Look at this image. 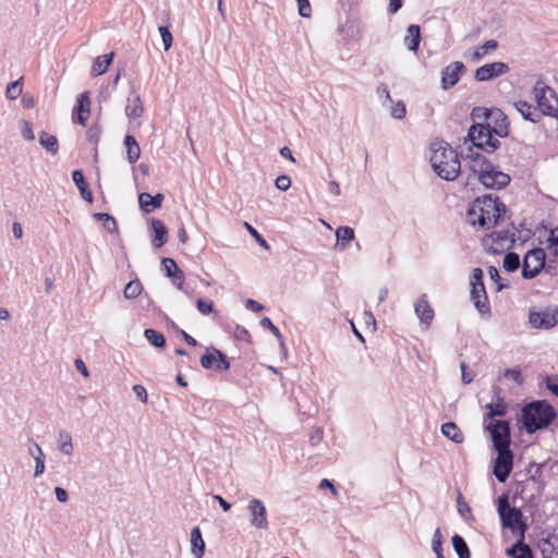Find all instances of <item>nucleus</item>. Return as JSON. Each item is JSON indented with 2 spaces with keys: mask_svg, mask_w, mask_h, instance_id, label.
<instances>
[{
  "mask_svg": "<svg viewBox=\"0 0 558 558\" xmlns=\"http://www.w3.org/2000/svg\"><path fill=\"white\" fill-rule=\"evenodd\" d=\"M433 550L435 551L437 558H445L442 554L441 547V533L440 529H436L434 538H433Z\"/></svg>",
  "mask_w": 558,
  "mask_h": 558,
  "instance_id": "obj_49",
  "label": "nucleus"
},
{
  "mask_svg": "<svg viewBox=\"0 0 558 558\" xmlns=\"http://www.w3.org/2000/svg\"><path fill=\"white\" fill-rule=\"evenodd\" d=\"M460 368L463 384L468 385L472 383L474 379V374L472 372H468V366L464 362L460 364Z\"/></svg>",
  "mask_w": 558,
  "mask_h": 558,
  "instance_id": "obj_57",
  "label": "nucleus"
},
{
  "mask_svg": "<svg viewBox=\"0 0 558 558\" xmlns=\"http://www.w3.org/2000/svg\"><path fill=\"white\" fill-rule=\"evenodd\" d=\"M196 307L203 315H208L214 312V303L210 300L197 299Z\"/></svg>",
  "mask_w": 558,
  "mask_h": 558,
  "instance_id": "obj_46",
  "label": "nucleus"
},
{
  "mask_svg": "<svg viewBox=\"0 0 558 558\" xmlns=\"http://www.w3.org/2000/svg\"><path fill=\"white\" fill-rule=\"evenodd\" d=\"M504 376L506 378H509V379L515 381L518 385L522 384V376H521L520 371H518V369L507 368L504 372Z\"/></svg>",
  "mask_w": 558,
  "mask_h": 558,
  "instance_id": "obj_55",
  "label": "nucleus"
},
{
  "mask_svg": "<svg viewBox=\"0 0 558 558\" xmlns=\"http://www.w3.org/2000/svg\"><path fill=\"white\" fill-rule=\"evenodd\" d=\"M542 464L536 462H531L527 468V473L530 474V480L535 481L536 477L541 474Z\"/></svg>",
  "mask_w": 558,
  "mask_h": 558,
  "instance_id": "obj_59",
  "label": "nucleus"
},
{
  "mask_svg": "<svg viewBox=\"0 0 558 558\" xmlns=\"http://www.w3.org/2000/svg\"><path fill=\"white\" fill-rule=\"evenodd\" d=\"M22 78L16 80L8 84L5 89V96L10 100L16 99L22 94Z\"/></svg>",
  "mask_w": 558,
  "mask_h": 558,
  "instance_id": "obj_41",
  "label": "nucleus"
},
{
  "mask_svg": "<svg viewBox=\"0 0 558 558\" xmlns=\"http://www.w3.org/2000/svg\"><path fill=\"white\" fill-rule=\"evenodd\" d=\"M298 7H299V14L302 17H310L311 16V14H312V7H311V3H310L308 0L300 1Z\"/></svg>",
  "mask_w": 558,
  "mask_h": 558,
  "instance_id": "obj_54",
  "label": "nucleus"
},
{
  "mask_svg": "<svg viewBox=\"0 0 558 558\" xmlns=\"http://www.w3.org/2000/svg\"><path fill=\"white\" fill-rule=\"evenodd\" d=\"M546 253L543 248L530 250L523 258L522 277L524 279L535 278L545 266Z\"/></svg>",
  "mask_w": 558,
  "mask_h": 558,
  "instance_id": "obj_9",
  "label": "nucleus"
},
{
  "mask_svg": "<svg viewBox=\"0 0 558 558\" xmlns=\"http://www.w3.org/2000/svg\"><path fill=\"white\" fill-rule=\"evenodd\" d=\"M104 228L110 233L117 232L118 226L116 219L109 215V217L104 221Z\"/></svg>",
  "mask_w": 558,
  "mask_h": 558,
  "instance_id": "obj_62",
  "label": "nucleus"
},
{
  "mask_svg": "<svg viewBox=\"0 0 558 558\" xmlns=\"http://www.w3.org/2000/svg\"><path fill=\"white\" fill-rule=\"evenodd\" d=\"M485 187L493 190H501L510 183L509 174L498 170L495 166L484 171L477 179Z\"/></svg>",
  "mask_w": 558,
  "mask_h": 558,
  "instance_id": "obj_14",
  "label": "nucleus"
},
{
  "mask_svg": "<svg viewBox=\"0 0 558 558\" xmlns=\"http://www.w3.org/2000/svg\"><path fill=\"white\" fill-rule=\"evenodd\" d=\"M506 209V205L498 197L484 195L473 201L468 209L466 219L470 225L486 230L499 222Z\"/></svg>",
  "mask_w": 558,
  "mask_h": 558,
  "instance_id": "obj_1",
  "label": "nucleus"
},
{
  "mask_svg": "<svg viewBox=\"0 0 558 558\" xmlns=\"http://www.w3.org/2000/svg\"><path fill=\"white\" fill-rule=\"evenodd\" d=\"M457 508L460 515L464 519H466V514L471 513V507L466 504L460 492L457 497Z\"/></svg>",
  "mask_w": 558,
  "mask_h": 558,
  "instance_id": "obj_47",
  "label": "nucleus"
},
{
  "mask_svg": "<svg viewBox=\"0 0 558 558\" xmlns=\"http://www.w3.org/2000/svg\"><path fill=\"white\" fill-rule=\"evenodd\" d=\"M201 365L206 369H216L218 372H227L230 368L227 355L215 348H211L206 354L202 355Z\"/></svg>",
  "mask_w": 558,
  "mask_h": 558,
  "instance_id": "obj_13",
  "label": "nucleus"
},
{
  "mask_svg": "<svg viewBox=\"0 0 558 558\" xmlns=\"http://www.w3.org/2000/svg\"><path fill=\"white\" fill-rule=\"evenodd\" d=\"M533 95L543 116H556L558 112V97L551 87L543 81H537L533 88Z\"/></svg>",
  "mask_w": 558,
  "mask_h": 558,
  "instance_id": "obj_4",
  "label": "nucleus"
},
{
  "mask_svg": "<svg viewBox=\"0 0 558 558\" xmlns=\"http://www.w3.org/2000/svg\"><path fill=\"white\" fill-rule=\"evenodd\" d=\"M514 108L524 120L533 123H537L543 116L537 107H533L531 104L523 100L514 102Z\"/></svg>",
  "mask_w": 558,
  "mask_h": 558,
  "instance_id": "obj_20",
  "label": "nucleus"
},
{
  "mask_svg": "<svg viewBox=\"0 0 558 558\" xmlns=\"http://www.w3.org/2000/svg\"><path fill=\"white\" fill-rule=\"evenodd\" d=\"M548 248L554 255H558V226L549 232Z\"/></svg>",
  "mask_w": 558,
  "mask_h": 558,
  "instance_id": "obj_48",
  "label": "nucleus"
},
{
  "mask_svg": "<svg viewBox=\"0 0 558 558\" xmlns=\"http://www.w3.org/2000/svg\"><path fill=\"white\" fill-rule=\"evenodd\" d=\"M430 163L437 175L446 181L457 179L461 170L457 151L444 142L432 144Z\"/></svg>",
  "mask_w": 558,
  "mask_h": 558,
  "instance_id": "obj_2",
  "label": "nucleus"
},
{
  "mask_svg": "<svg viewBox=\"0 0 558 558\" xmlns=\"http://www.w3.org/2000/svg\"><path fill=\"white\" fill-rule=\"evenodd\" d=\"M234 336L238 340L242 341H248L250 339V333L247 329L239 325L235 327Z\"/></svg>",
  "mask_w": 558,
  "mask_h": 558,
  "instance_id": "obj_61",
  "label": "nucleus"
},
{
  "mask_svg": "<svg viewBox=\"0 0 558 558\" xmlns=\"http://www.w3.org/2000/svg\"><path fill=\"white\" fill-rule=\"evenodd\" d=\"M124 145L126 147V156L130 163H135L141 157V147L132 135H125Z\"/></svg>",
  "mask_w": 558,
  "mask_h": 558,
  "instance_id": "obj_29",
  "label": "nucleus"
},
{
  "mask_svg": "<svg viewBox=\"0 0 558 558\" xmlns=\"http://www.w3.org/2000/svg\"><path fill=\"white\" fill-rule=\"evenodd\" d=\"M275 185L280 191H287L291 186V179L289 175L281 174L277 177Z\"/></svg>",
  "mask_w": 558,
  "mask_h": 558,
  "instance_id": "obj_52",
  "label": "nucleus"
},
{
  "mask_svg": "<svg viewBox=\"0 0 558 558\" xmlns=\"http://www.w3.org/2000/svg\"><path fill=\"white\" fill-rule=\"evenodd\" d=\"M486 119L494 122V126H490L492 134L505 137L509 133V122L507 116L499 109L489 111L486 113Z\"/></svg>",
  "mask_w": 558,
  "mask_h": 558,
  "instance_id": "obj_17",
  "label": "nucleus"
},
{
  "mask_svg": "<svg viewBox=\"0 0 558 558\" xmlns=\"http://www.w3.org/2000/svg\"><path fill=\"white\" fill-rule=\"evenodd\" d=\"M90 116L89 93L84 92L77 97V104L73 113V122L85 125Z\"/></svg>",
  "mask_w": 558,
  "mask_h": 558,
  "instance_id": "obj_19",
  "label": "nucleus"
},
{
  "mask_svg": "<svg viewBox=\"0 0 558 558\" xmlns=\"http://www.w3.org/2000/svg\"><path fill=\"white\" fill-rule=\"evenodd\" d=\"M502 267L507 271H510V272L515 271L520 267L519 255L514 252L507 253L504 257Z\"/></svg>",
  "mask_w": 558,
  "mask_h": 558,
  "instance_id": "obj_40",
  "label": "nucleus"
},
{
  "mask_svg": "<svg viewBox=\"0 0 558 558\" xmlns=\"http://www.w3.org/2000/svg\"><path fill=\"white\" fill-rule=\"evenodd\" d=\"M471 286V300L474 303L475 308L482 315H490V306L486 294L485 286L483 282V270L481 268H474L470 277Z\"/></svg>",
  "mask_w": 558,
  "mask_h": 558,
  "instance_id": "obj_6",
  "label": "nucleus"
},
{
  "mask_svg": "<svg viewBox=\"0 0 558 558\" xmlns=\"http://www.w3.org/2000/svg\"><path fill=\"white\" fill-rule=\"evenodd\" d=\"M506 555L511 558H534L532 548L522 539L517 541L511 547L507 548Z\"/></svg>",
  "mask_w": 558,
  "mask_h": 558,
  "instance_id": "obj_25",
  "label": "nucleus"
},
{
  "mask_svg": "<svg viewBox=\"0 0 558 558\" xmlns=\"http://www.w3.org/2000/svg\"><path fill=\"white\" fill-rule=\"evenodd\" d=\"M144 107L141 100L140 95L134 94L133 98H128V105L125 107V114L129 118H140L143 116Z\"/></svg>",
  "mask_w": 558,
  "mask_h": 558,
  "instance_id": "obj_30",
  "label": "nucleus"
},
{
  "mask_svg": "<svg viewBox=\"0 0 558 558\" xmlns=\"http://www.w3.org/2000/svg\"><path fill=\"white\" fill-rule=\"evenodd\" d=\"M486 409L487 413L484 415V423H487L488 420H493L494 417H502L507 414V404L502 397L497 396L496 402L487 403Z\"/></svg>",
  "mask_w": 558,
  "mask_h": 558,
  "instance_id": "obj_24",
  "label": "nucleus"
},
{
  "mask_svg": "<svg viewBox=\"0 0 558 558\" xmlns=\"http://www.w3.org/2000/svg\"><path fill=\"white\" fill-rule=\"evenodd\" d=\"M21 133L27 141H33L35 138L32 124L25 120L21 121Z\"/></svg>",
  "mask_w": 558,
  "mask_h": 558,
  "instance_id": "obj_51",
  "label": "nucleus"
},
{
  "mask_svg": "<svg viewBox=\"0 0 558 558\" xmlns=\"http://www.w3.org/2000/svg\"><path fill=\"white\" fill-rule=\"evenodd\" d=\"M59 449L64 454L71 456L73 453L72 438L68 433L60 435Z\"/></svg>",
  "mask_w": 558,
  "mask_h": 558,
  "instance_id": "obj_42",
  "label": "nucleus"
},
{
  "mask_svg": "<svg viewBox=\"0 0 558 558\" xmlns=\"http://www.w3.org/2000/svg\"><path fill=\"white\" fill-rule=\"evenodd\" d=\"M338 245L344 248L354 239V230L351 227L341 226L336 230Z\"/></svg>",
  "mask_w": 558,
  "mask_h": 558,
  "instance_id": "obj_35",
  "label": "nucleus"
},
{
  "mask_svg": "<svg viewBox=\"0 0 558 558\" xmlns=\"http://www.w3.org/2000/svg\"><path fill=\"white\" fill-rule=\"evenodd\" d=\"M260 325L262 327L267 328L272 332V335L278 339L281 350L284 352V354H287V348L284 345L283 336L278 329V327H276L268 317H264L260 320Z\"/></svg>",
  "mask_w": 558,
  "mask_h": 558,
  "instance_id": "obj_38",
  "label": "nucleus"
},
{
  "mask_svg": "<svg viewBox=\"0 0 558 558\" xmlns=\"http://www.w3.org/2000/svg\"><path fill=\"white\" fill-rule=\"evenodd\" d=\"M529 323L536 329H550L558 324V306H547L543 311H530Z\"/></svg>",
  "mask_w": 558,
  "mask_h": 558,
  "instance_id": "obj_11",
  "label": "nucleus"
},
{
  "mask_svg": "<svg viewBox=\"0 0 558 558\" xmlns=\"http://www.w3.org/2000/svg\"><path fill=\"white\" fill-rule=\"evenodd\" d=\"M101 130L98 125H93L87 132V138L90 143L97 144L99 142Z\"/></svg>",
  "mask_w": 558,
  "mask_h": 558,
  "instance_id": "obj_53",
  "label": "nucleus"
},
{
  "mask_svg": "<svg viewBox=\"0 0 558 558\" xmlns=\"http://www.w3.org/2000/svg\"><path fill=\"white\" fill-rule=\"evenodd\" d=\"M509 71L508 64L505 62L498 61L493 63H487L480 66L475 71V80L478 82H487L495 77H498L502 74H506Z\"/></svg>",
  "mask_w": 558,
  "mask_h": 558,
  "instance_id": "obj_15",
  "label": "nucleus"
},
{
  "mask_svg": "<svg viewBox=\"0 0 558 558\" xmlns=\"http://www.w3.org/2000/svg\"><path fill=\"white\" fill-rule=\"evenodd\" d=\"M161 265H162V268L168 277H170V278L181 277L182 270L179 269V267L173 258L163 257L161 259Z\"/></svg>",
  "mask_w": 558,
  "mask_h": 558,
  "instance_id": "obj_37",
  "label": "nucleus"
},
{
  "mask_svg": "<svg viewBox=\"0 0 558 558\" xmlns=\"http://www.w3.org/2000/svg\"><path fill=\"white\" fill-rule=\"evenodd\" d=\"M162 199L163 195L160 193L153 196L149 193L143 192L138 195L140 208L146 214L153 213L161 206Z\"/></svg>",
  "mask_w": 558,
  "mask_h": 558,
  "instance_id": "obj_21",
  "label": "nucleus"
},
{
  "mask_svg": "<svg viewBox=\"0 0 558 558\" xmlns=\"http://www.w3.org/2000/svg\"><path fill=\"white\" fill-rule=\"evenodd\" d=\"M468 138L473 146L481 148L486 153H494L500 145V142L493 136L489 123L473 124L469 129Z\"/></svg>",
  "mask_w": 558,
  "mask_h": 558,
  "instance_id": "obj_5",
  "label": "nucleus"
},
{
  "mask_svg": "<svg viewBox=\"0 0 558 558\" xmlns=\"http://www.w3.org/2000/svg\"><path fill=\"white\" fill-rule=\"evenodd\" d=\"M150 225L154 231V238L151 240V243L156 247H161L168 242V229L165 226V223L159 219L153 218Z\"/></svg>",
  "mask_w": 558,
  "mask_h": 558,
  "instance_id": "obj_23",
  "label": "nucleus"
},
{
  "mask_svg": "<svg viewBox=\"0 0 558 558\" xmlns=\"http://www.w3.org/2000/svg\"><path fill=\"white\" fill-rule=\"evenodd\" d=\"M146 340L155 348H163L166 345V338L162 333L155 329L147 328L144 331Z\"/></svg>",
  "mask_w": 558,
  "mask_h": 558,
  "instance_id": "obj_36",
  "label": "nucleus"
},
{
  "mask_svg": "<svg viewBox=\"0 0 558 558\" xmlns=\"http://www.w3.org/2000/svg\"><path fill=\"white\" fill-rule=\"evenodd\" d=\"M56 498L60 502H66L69 500V494L68 492L62 487H56L54 488Z\"/></svg>",
  "mask_w": 558,
  "mask_h": 558,
  "instance_id": "obj_64",
  "label": "nucleus"
},
{
  "mask_svg": "<svg viewBox=\"0 0 558 558\" xmlns=\"http://www.w3.org/2000/svg\"><path fill=\"white\" fill-rule=\"evenodd\" d=\"M451 543L459 558H471L469 546L461 535L454 534L451 538Z\"/></svg>",
  "mask_w": 558,
  "mask_h": 558,
  "instance_id": "obj_33",
  "label": "nucleus"
},
{
  "mask_svg": "<svg viewBox=\"0 0 558 558\" xmlns=\"http://www.w3.org/2000/svg\"><path fill=\"white\" fill-rule=\"evenodd\" d=\"M390 114L395 119H403L407 114V108L403 101L399 100L391 104Z\"/></svg>",
  "mask_w": 558,
  "mask_h": 558,
  "instance_id": "obj_44",
  "label": "nucleus"
},
{
  "mask_svg": "<svg viewBox=\"0 0 558 558\" xmlns=\"http://www.w3.org/2000/svg\"><path fill=\"white\" fill-rule=\"evenodd\" d=\"M466 72V66L460 62L454 61L447 65L441 71V87L442 89H449L453 87L460 78V75Z\"/></svg>",
  "mask_w": 558,
  "mask_h": 558,
  "instance_id": "obj_16",
  "label": "nucleus"
},
{
  "mask_svg": "<svg viewBox=\"0 0 558 558\" xmlns=\"http://www.w3.org/2000/svg\"><path fill=\"white\" fill-rule=\"evenodd\" d=\"M557 413L546 400H536L521 410V422L529 434L544 429L556 418Z\"/></svg>",
  "mask_w": 558,
  "mask_h": 558,
  "instance_id": "obj_3",
  "label": "nucleus"
},
{
  "mask_svg": "<svg viewBox=\"0 0 558 558\" xmlns=\"http://www.w3.org/2000/svg\"><path fill=\"white\" fill-rule=\"evenodd\" d=\"M323 439V430L320 428H316L312 432L310 436V442L312 446L318 445Z\"/></svg>",
  "mask_w": 558,
  "mask_h": 558,
  "instance_id": "obj_63",
  "label": "nucleus"
},
{
  "mask_svg": "<svg viewBox=\"0 0 558 558\" xmlns=\"http://www.w3.org/2000/svg\"><path fill=\"white\" fill-rule=\"evenodd\" d=\"M45 472V457H35L34 477H39Z\"/></svg>",
  "mask_w": 558,
  "mask_h": 558,
  "instance_id": "obj_58",
  "label": "nucleus"
},
{
  "mask_svg": "<svg viewBox=\"0 0 558 558\" xmlns=\"http://www.w3.org/2000/svg\"><path fill=\"white\" fill-rule=\"evenodd\" d=\"M133 391L135 396L144 403L147 402V391L144 386L142 385H134Z\"/></svg>",
  "mask_w": 558,
  "mask_h": 558,
  "instance_id": "obj_60",
  "label": "nucleus"
},
{
  "mask_svg": "<svg viewBox=\"0 0 558 558\" xmlns=\"http://www.w3.org/2000/svg\"><path fill=\"white\" fill-rule=\"evenodd\" d=\"M470 150H472V148H470ZM468 157L471 158L470 169L477 178L494 166L490 160L478 153L471 151Z\"/></svg>",
  "mask_w": 558,
  "mask_h": 558,
  "instance_id": "obj_22",
  "label": "nucleus"
},
{
  "mask_svg": "<svg viewBox=\"0 0 558 558\" xmlns=\"http://www.w3.org/2000/svg\"><path fill=\"white\" fill-rule=\"evenodd\" d=\"M244 227L251 233V235L265 248H269L267 241L253 228L248 222H244Z\"/></svg>",
  "mask_w": 558,
  "mask_h": 558,
  "instance_id": "obj_50",
  "label": "nucleus"
},
{
  "mask_svg": "<svg viewBox=\"0 0 558 558\" xmlns=\"http://www.w3.org/2000/svg\"><path fill=\"white\" fill-rule=\"evenodd\" d=\"M143 290V286L138 279L132 280L126 283L123 294L126 299H135L137 298Z\"/></svg>",
  "mask_w": 558,
  "mask_h": 558,
  "instance_id": "obj_39",
  "label": "nucleus"
},
{
  "mask_svg": "<svg viewBox=\"0 0 558 558\" xmlns=\"http://www.w3.org/2000/svg\"><path fill=\"white\" fill-rule=\"evenodd\" d=\"M441 433L445 437L452 440L456 444H461L464 436L458 425L453 422H447L441 426Z\"/></svg>",
  "mask_w": 558,
  "mask_h": 558,
  "instance_id": "obj_31",
  "label": "nucleus"
},
{
  "mask_svg": "<svg viewBox=\"0 0 558 558\" xmlns=\"http://www.w3.org/2000/svg\"><path fill=\"white\" fill-rule=\"evenodd\" d=\"M113 58V53L98 56L93 64V73L95 75L104 74L110 65Z\"/></svg>",
  "mask_w": 558,
  "mask_h": 558,
  "instance_id": "obj_34",
  "label": "nucleus"
},
{
  "mask_svg": "<svg viewBox=\"0 0 558 558\" xmlns=\"http://www.w3.org/2000/svg\"><path fill=\"white\" fill-rule=\"evenodd\" d=\"M414 311L421 325L424 326V329H427L430 326L435 314L425 294L417 299L414 305Z\"/></svg>",
  "mask_w": 558,
  "mask_h": 558,
  "instance_id": "obj_18",
  "label": "nucleus"
},
{
  "mask_svg": "<svg viewBox=\"0 0 558 558\" xmlns=\"http://www.w3.org/2000/svg\"><path fill=\"white\" fill-rule=\"evenodd\" d=\"M191 546L194 557L202 558L205 553V542L198 526L193 527L191 531Z\"/></svg>",
  "mask_w": 558,
  "mask_h": 558,
  "instance_id": "obj_27",
  "label": "nucleus"
},
{
  "mask_svg": "<svg viewBox=\"0 0 558 558\" xmlns=\"http://www.w3.org/2000/svg\"><path fill=\"white\" fill-rule=\"evenodd\" d=\"M498 514L500 517L501 525L505 529L514 530L517 527L525 529L522 522V512L515 507H511L507 495H501L498 498Z\"/></svg>",
  "mask_w": 558,
  "mask_h": 558,
  "instance_id": "obj_7",
  "label": "nucleus"
},
{
  "mask_svg": "<svg viewBox=\"0 0 558 558\" xmlns=\"http://www.w3.org/2000/svg\"><path fill=\"white\" fill-rule=\"evenodd\" d=\"M72 179L75 185L77 186L81 196L88 203L93 202V194L88 189V184L85 180V177L81 170H74L72 173Z\"/></svg>",
  "mask_w": 558,
  "mask_h": 558,
  "instance_id": "obj_28",
  "label": "nucleus"
},
{
  "mask_svg": "<svg viewBox=\"0 0 558 558\" xmlns=\"http://www.w3.org/2000/svg\"><path fill=\"white\" fill-rule=\"evenodd\" d=\"M497 457L494 460L493 473L500 483H505L513 468L514 454L510 448L495 450Z\"/></svg>",
  "mask_w": 558,
  "mask_h": 558,
  "instance_id": "obj_10",
  "label": "nucleus"
},
{
  "mask_svg": "<svg viewBox=\"0 0 558 558\" xmlns=\"http://www.w3.org/2000/svg\"><path fill=\"white\" fill-rule=\"evenodd\" d=\"M39 144L50 154L56 155L59 149V143L54 135L48 134L46 131L39 133Z\"/></svg>",
  "mask_w": 558,
  "mask_h": 558,
  "instance_id": "obj_32",
  "label": "nucleus"
},
{
  "mask_svg": "<svg viewBox=\"0 0 558 558\" xmlns=\"http://www.w3.org/2000/svg\"><path fill=\"white\" fill-rule=\"evenodd\" d=\"M247 511L250 513V523L257 530L268 529L267 510L264 502L258 498L248 501Z\"/></svg>",
  "mask_w": 558,
  "mask_h": 558,
  "instance_id": "obj_12",
  "label": "nucleus"
},
{
  "mask_svg": "<svg viewBox=\"0 0 558 558\" xmlns=\"http://www.w3.org/2000/svg\"><path fill=\"white\" fill-rule=\"evenodd\" d=\"M485 429L490 434L495 450L508 449L511 444V428L508 421L498 420L484 423Z\"/></svg>",
  "mask_w": 558,
  "mask_h": 558,
  "instance_id": "obj_8",
  "label": "nucleus"
},
{
  "mask_svg": "<svg viewBox=\"0 0 558 558\" xmlns=\"http://www.w3.org/2000/svg\"><path fill=\"white\" fill-rule=\"evenodd\" d=\"M158 31L162 39L163 50L168 51L173 41L172 34L167 26H159Z\"/></svg>",
  "mask_w": 558,
  "mask_h": 558,
  "instance_id": "obj_45",
  "label": "nucleus"
},
{
  "mask_svg": "<svg viewBox=\"0 0 558 558\" xmlns=\"http://www.w3.org/2000/svg\"><path fill=\"white\" fill-rule=\"evenodd\" d=\"M421 40L422 36L420 26L414 24L410 25L407 28V35L404 37L405 47L409 50L416 52L420 47Z\"/></svg>",
  "mask_w": 558,
  "mask_h": 558,
  "instance_id": "obj_26",
  "label": "nucleus"
},
{
  "mask_svg": "<svg viewBox=\"0 0 558 558\" xmlns=\"http://www.w3.org/2000/svg\"><path fill=\"white\" fill-rule=\"evenodd\" d=\"M546 388L558 397V376H548L546 378Z\"/></svg>",
  "mask_w": 558,
  "mask_h": 558,
  "instance_id": "obj_56",
  "label": "nucleus"
},
{
  "mask_svg": "<svg viewBox=\"0 0 558 558\" xmlns=\"http://www.w3.org/2000/svg\"><path fill=\"white\" fill-rule=\"evenodd\" d=\"M538 546L544 558H556L553 544L548 536L546 538H543Z\"/></svg>",
  "mask_w": 558,
  "mask_h": 558,
  "instance_id": "obj_43",
  "label": "nucleus"
}]
</instances>
